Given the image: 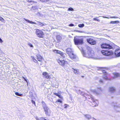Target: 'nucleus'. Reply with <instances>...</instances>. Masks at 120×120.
Instances as JSON below:
<instances>
[{
  "mask_svg": "<svg viewBox=\"0 0 120 120\" xmlns=\"http://www.w3.org/2000/svg\"><path fill=\"white\" fill-rule=\"evenodd\" d=\"M80 50L81 51L82 54L84 56L87 58H93L94 56V52L92 50H90L87 51V53H86L84 51L82 48L81 47L80 48L78 47Z\"/></svg>",
  "mask_w": 120,
  "mask_h": 120,
  "instance_id": "nucleus-1",
  "label": "nucleus"
},
{
  "mask_svg": "<svg viewBox=\"0 0 120 120\" xmlns=\"http://www.w3.org/2000/svg\"><path fill=\"white\" fill-rule=\"evenodd\" d=\"M85 95L86 96L85 98H87V100L88 101L93 104L92 105H91L92 106L94 107L98 106V101L97 100H94L92 95H89L87 94Z\"/></svg>",
  "mask_w": 120,
  "mask_h": 120,
  "instance_id": "nucleus-2",
  "label": "nucleus"
},
{
  "mask_svg": "<svg viewBox=\"0 0 120 120\" xmlns=\"http://www.w3.org/2000/svg\"><path fill=\"white\" fill-rule=\"evenodd\" d=\"M24 19L25 21L27 22H28L29 23H31V24H37L38 25L40 26H45V25L46 24L44 23H43L37 21V22L36 23L30 21L29 20L26 19L25 18H24Z\"/></svg>",
  "mask_w": 120,
  "mask_h": 120,
  "instance_id": "nucleus-3",
  "label": "nucleus"
},
{
  "mask_svg": "<svg viewBox=\"0 0 120 120\" xmlns=\"http://www.w3.org/2000/svg\"><path fill=\"white\" fill-rule=\"evenodd\" d=\"M74 41L75 45H82L83 43V40L82 38H77L75 37Z\"/></svg>",
  "mask_w": 120,
  "mask_h": 120,
  "instance_id": "nucleus-4",
  "label": "nucleus"
},
{
  "mask_svg": "<svg viewBox=\"0 0 120 120\" xmlns=\"http://www.w3.org/2000/svg\"><path fill=\"white\" fill-rule=\"evenodd\" d=\"M42 106L44 109L45 113L46 115L49 116L50 110L49 108L44 103H42Z\"/></svg>",
  "mask_w": 120,
  "mask_h": 120,
  "instance_id": "nucleus-5",
  "label": "nucleus"
},
{
  "mask_svg": "<svg viewBox=\"0 0 120 120\" xmlns=\"http://www.w3.org/2000/svg\"><path fill=\"white\" fill-rule=\"evenodd\" d=\"M101 52L103 55L107 56L112 55L113 54V52L110 50H103L101 51Z\"/></svg>",
  "mask_w": 120,
  "mask_h": 120,
  "instance_id": "nucleus-6",
  "label": "nucleus"
},
{
  "mask_svg": "<svg viewBox=\"0 0 120 120\" xmlns=\"http://www.w3.org/2000/svg\"><path fill=\"white\" fill-rule=\"evenodd\" d=\"M102 48L108 49H112V46L109 44L104 43H103L101 45Z\"/></svg>",
  "mask_w": 120,
  "mask_h": 120,
  "instance_id": "nucleus-7",
  "label": "nucleus"
},
{
  "mask_svg": "<svg viewBox=\"0 0 120 120\" xmlns=\"http://www.w3.org/2000/svg\"><path fill=\"white\" fill-rule=\"evenodd\" d=\"M36 33L38 37L40 38L43 37L44 35L43 32L39 29L36 30Z\"/></svg>",
  "mask_w": 120,
  "mask_h": 120,
  "instance_id": "nucleus-8",
  "label": "nucleus"
},
{
  "mask_svg": "<svg viewBox=\"0 0 120 120\" xmlns=\"http://www.w3.org/2000/svg\"><path fill=\"white\" fill-rule=\"evenodd\" d=\"M102 73L104 74L102 76V77L103 79L106 80H111V79H109L108 77V75L107 74V72L105 71L102 70Z\"/></svg>",
  "mask_w": 120,
  "mask_h": 120,
  "instance_id": "nucleus-9",
  "label": "nucleus"
},
{
  "mask_svg": "<svg viewBox=\"0 0 120 120\" xmlns=\"http://www.w3.org/2000/svg\"><path fill=\"white\" fill-rule=\"evenodd\" d=\"M102 90L101 87H100L98 88H97V91L95 90H92V91L93 92L96 94L99 95V94L102 91Z\"/></svg>",
  "mask_w": 120,
  "mask_h": 120,
  "instance_id": "nucleus-10",
  "label": "nucleus"
},
{
  "mask_svg": "<svg viewBox=\"0 0 120 120\" xmlns=\"http://www.w3.org/2000/svg\"><path fill=\"white\" fill-rule=\"evenodd\" d=\"M87 42L91 45H94L96 43V41L90 38L87 40Z\"/></svg>",
  "mask_w": 120,
  "mask_h": 120,
  "instance_id": "nucleus-11",
  "label": "nucleus"
},
{
  "mask_svg": "<svg viewBox=\"0 0 120 120\" xmlns=\"http://www.w3.org/2000/svg\"><path fill=\"white\" fill-rule=\"evenodd\" d=\"M109 92L111 93H113L115 92L116 91V89L114 87L110 86L109 88Z\"/></svg>",
  "mask_w": 120,
  "mask_h": 120,
  "instance_id": "nucleus-12",
  "label": "nucleus"
},
{
  "mask_svg": "<svg viewBox=\"0 0 120 120\" xmlns=\"http://www.w3.org/2000/svg\"><path fill=\"white\" fill-rule=\"evenodd\" d=\"M58 62L60 65L63 66H64V65L68 64L67 62L64 60L61 61L59 60L58 61Z\"/></svg>",
  "mask_w": 120,
  "mask_h": 120,
  "instance_id": "nucleus-13",
  "label": "nucleus"
},
{
  "mask_svg": "<svg viewBox=\"0 0 120 120\" xmlns=\"http://www.w3.org/2000/svg\"><path fill=\"white\" fill-rule=\"evenodd\" d=\"M114 54L117 56H120V50L119 49H116L115 51Z\"/></svg>",
  "mask_w": 120,
  "mask_h": 120,
  "instance_id": "nucleus-14",
  "label": "nucleus"
},
{
  "mask_svg": "<svg viewBox=\"0 0 120 120\" xmlns=\"http://www.w3.org/2000/svg\"><path fill=\"white\" fill-rule=\"evenodd\" d=\"M73 70L72 71H74L75 74L76 75H79L81 74V72L78 69H75L73 68H72Z\"/></svg>",
  "mask_w": 120,
  "mask_h": 120,
  "instance_id": "nucleus-15",
  "label": "nucleus"
},
{
  "mask_svg": "<svg viewBox=\"0 0 120 120\" xmlns=\"http://www.w3.org/2000/svg\"><path fill=\"white\" fill-rule=\"evenodd\" d=\"M66 52L67 54L70 55V54H71L73 53V50L70 48H68L66 50Z\"/></svg>",
  "mask_w": 120,
  "mask_h": 120,
  "instance_id": "nucleus-16",
  "label": "nucleus"
},
{
  "mask_svg": "<svg viewBox=\"0 0 120 120\" xmlns=\"http://www.w3.org/2000/svg\"><path fill=\"white\" fill-rule=\"evenodd\" d=\"M114 108L117 112H120V104L114 105Z\"/></svg>",
  "mask_w": 120,
  "mask_h": 120,
  "instance_id": "nucleus-17",
  "label": "nucleus"
},
{
  "mask_svg": "<svg viewBox=\"0 0 120 120\" xmlns=\"http://www.w3.org/2000/svg\"><path fill=\"white\" fill-rule=\"evenodd\" d=\"M56 38L57 41L59 42L62 39V36L61 35H57L56 36Z\"/></svg>",
  "mask_w": 120,
  "mask_h": 120,
  "instance_id": "nucleus-18",
  "label": "nucleus"
},
{
  "mask_svg": "<svg viewBox=\"0 0 120 120\" xmlns=\"http://www.w3.org/2000/svg\"><path fill=\"white\" fill-rule=\"evenodd\" d=\"M77 93L79 94H80L81 95L85 97L86 96L85 94H87L86 93H85L84 92H82L81 91L79 90L78 91Z\"/></svg>",
  "mask_w": 120,
  "mask_h": 120,
  "instance_id": "nucleus-19",
  "label": "nucleus"
},
{
  "mask_svg": "<svg viewBox=\"0 0 120 120\" xmlns=\"http://www.w3.org/2000/svg\"><path fill=\"white\" fill-rule=\"evenodd\" d=\"M70 57L72 59H75L76 57V55H75L73 53L69 55Z\"/></svg>",
  "mask_w": 120,
  "mask_h": 120,
  "instance_id": "nucleus-20",
  "label": "nucleus"
},
{
  "mask_svg": "<svg viewBox=\"0 0 120 120\" xmlns=\"http://www.w3.org/2000/svg\"><path fill=\"white\" fill-rule=\"evenodd\" d=\"M43 75L47 79H49L50 77L48 75V74L46 72H44L43 73Z\"/></svg>",
  "mask_w": 120,
  "mask_h": 120,
  "instance_id": "nucleus-21",
  "label": "nucleus"
},
{
  "mask_svg": "<svg viewBox=\"0 0 120 120\" xmlns=\"http://www.w3.org/2000/svg\"><path fill=\"white\" fill-rule=\"evenodd\" d=\"M84 116H85V117L86 118L88 119H91V116L89 114H85L84 115Z\"/></svg>",
  "mask_w": 120,
  "mask_h": 120,
  "instance_id": "nucleus-22",
  "label": "nucleus"
},
{
  "mask_svg": "<svg viewBox=\"0 0 120 120\" xmlns=\"http://www.w3.org/2000/svg\"><path fill=\"white\" fill-rule=\"evenodd\" d=\"M119 22L118 21H111L110 23L111 24H114L118 23Z\"/></svg>",
  "mask_w": 120,
  "mask_h": 120,
  "instance_id": "nucleus-23",
  "label": "nucleus"
},
{
  "mask_svg": "<svg viewBox=\"0 0 120 120\" xmlns=\"http://www.w3.org/2000/svg\"><path fill=\"white\" fill-rule=\"evenodd\" d=\"M113 74L115 77H117L120 75V74L117 73H114Z\"/></svg>",
  "mask_w": 120,
  "mask_h": 120,
  "instance_id": "nucleus-24",
  "label": "nucleus"
},
{
  "mask_svg": "<svg viewBox=\"0 0 120 120\" xmlns=\"http://www.w3.org/2000/svg\"><path fill=\"white\" fill-rule=\"evenodd\" d=\"M60 55L61 56L64 58H65V56L66 55V54L65 53H63L62 52L61 53Z\"/></svg>",
  "mask_w": 120,
  "mask_h": 120,
  "instance_id": "nucleus-25",
  "label": "nucleus"
},
{
  "mask_svg": "<svg viewBox=\"0 0 120 120\" xmlns=\"http://www.w3.org/2000/svg\"><path fill=\"white\" fill-rule=\"evenodd\" d=\"M15 94L17 95L20 96L22 97L23 96V95L22 94H20L18 92H15Z\"/></svg>",
  "mask_w": 120,
  "mask_h": 120,
  "instance_id": "nucleus-26",
  "label": "nucleus"
},
{
  "mask_svg": "<svg viewBox=\"0 0 120 120\" xmlns=\"http://www.w3.org/2000/svg\"><path fill=\"white\" fill-rule=\"evenodd\" d=\"M84 26V24H80L78 25V26L80 28H82Z\"/></svg>",
  "mask_w": 120,
  "mask_h": 120,
  "instance_id": "nucleus-27",
  "label": "nucleus"
},
{
  "mask_svg": "<svg viewBox=\"0 0 120 120\" xmlns=\"http://www.w3.org/2000/svg\"><path fill=\"white\" fill-rule=\"evenodd\" d=\"M0 21L2 22H4L5 21L4 20V19L2 17L0 16Z\"/></svg>",
  "mask_w": 120,
  "mask_h": 120,
  "instance_id": "nucleus-28",
  "label": "nucleus"
},
{
  "mask_svg": "<svg viewBox=\"0 0 120 120\" xmlns=\"http://www.w3.org/2000/svg\"><path fill=\"white\" fill-rule=\"evenodd\" d=\"M29 96L30 97H32L33 96V94L32 92H30L29 93Z\"/></svg>",
  "mask_w": 120,
  "mask_h": 120,
  "instance_id": "nucleus-29",
  "label": "nucleus"
},
{
  "mask_svg": "<svg viewBox=\"0 0 120 120\" xmlns=\"http://www.w3.org/2000/svg\"><path fill=\"white\" fill-rule=\"evenodd\" d=\"M58 102H60V103H62V101L61 100L59 99L57 101H56L55 103H57Z\"/></svg>",
  "mask_w": 120,
  "mask_h": 120,
  "instance_id": "nucleus-30",
  "label": "nucleus"
},
{
  "mask_svg": "<svg viewBox=\"0 0 120 120\" xmlns=\"http://www.w3.org/2000/svg\"><path fill=\"white\" fill-rule=\"evenodd\" d=\"M32 8L33 9L35 10L37 9V6H33Z\"/></svg>",
  "mask_w": 120,
  "mask_h": 120,
  "instance_id": "nucleus-31",
  "label": "nucleus"
},
{
  "mask_svg": "<svg viewBox=\"0 0 120 120\" xmlns=\"http://www.w3.org/2000/svg\"><path fill=\"white\" fill-rule=\"evenodd\" d=\"M28 45L29 46H30L31 47H33V45L31 44L30 42H28Z\"/></svg>",
  "mask_w": 120,
  "mask_h": 120,
  "instance_id": "nucleus-32",
  "label": "nucleus"
},
{
  "mask_svg": "<svg viewBox=\"0 0 120 120\" xmlns=\"http://www.w3.org/2000/svg\"><path fill=\"white\" fill-rule=\"evenodd\" d=\"M32 59L33 61L35 63H37L38 62L37 60L35 59L34 57H33L32 58Z\"/></svg>",
  "mask_w": 120,
  "mask_h": 120,
  "instance_id": "nucleus-33",
  "label": "nucleus"
},
{
  "mask_svg": "<svg viewBox=\"0 0 120 120\" xmlns=\"http://www.w3.org/2000/svg\"><path fill=\"white\" fill-rule=\"evenodd\" d=\"M99 82L100 83L103 84L104 83V81L103 80L100 79L99 80Z\"/></svg>",
  "mask_w": 120,
  "mask_h": 120,
  "instance_id": "nucleus-34",
  "label": "nucleus"
},
{
  "mask_svg": "<svg viewBox=\"0 0 120 120\" xmlns=\"http://www.w3.org/2000/svg\"><path fill=\"white\" fill-rule=\"evenodd\" d=\"M68 11H74V9L72 8H69L68 9Z\"/></svg>",
  "mask_w": 120,
  "mask_h": 120,
  "instance_id": "nucleus-35",
  "label": "nucleus"
},
{
  "mask_svg": "<svg viewBox=\"0 0 120 120\" xmlns=\"http://www.w3.org/2000/svg\"><path fill=\"white\" fill-rule=\"evenodd\" d=\"M27 2H28L29 3H30L31 2H32L34 3H36V2L34 1H32V0H27Z\"/></svg>",
  "mask_w": 120,
  "mask_h": 120,
  "instance_id": "nucleus-36",
  "label": "nucleus"
},
{
  "mask_svg": "<svg viewBox=\"0 0 120 120\" xmlns=\"http://www.w3.org/2000/svg\"><path fill=\"white\" fill-rule=\"evenodd\" d=\"M37 58H42V57L41 56L39 55H37Z\"/></svg>",
  "mask_w": 120,
  "mask_h": 120,
  "instance_id": "nucleus-37",
  "label": "nucleus"
},
{
  "mask_svg": "<svg viewBox=\"0 0 120 120\" xmlns=\"http://www.w3.org/2000/svg\"><path fill=\"white\" fill-rule=\"evenodd\" d=\"M62 52H61L60 51H59V50H57V53H59L60 54Z\"/></svg>",
  "mask_w": 120,
  "mask_h": 120,
  "instance_id": "nucleus-38",
  "label": "nucleus"
},
{
  "mask_svg": "<svg viewBox=\"0 0 120 120\" xmlns=\"http://www.w3.org/2000/svg\"><path fill=\"white\" fill-rule=\"evenodd\" d=\"M42 117L40 118H36L37 120H42Z\"/></svg>",
  "mask_w": 120,
  "mask_h": 120,
  "instance_id": "nucleus-39",
  "label": "nucleus"
},
{
  "mask_svg": "<svg viewBox=\"0 0 120 120\" xmlns=\"http://www.w3.org/2000/svg\"><path fill=\"white\" fill-rule=\"evenodd\" d=\"M69 26H74V25L72 23H71L69 25Z\"/></svg>",
  "mask_w": 120,
  "mask_h": 120,
  "instance_id": "nucleus-40",
  "label": "nucleus"
},
{
  "mask_svg": "<svg viewBox=\"0 0 120 120\" xmlns=\"http://www.w3.org/2000/svg\"><path fill=\"white\" fill-rule=\"evenodd\" d=\"M42 2H47L48 0H40Z\"/></svg>",
  "mask_w": 120,
  "mask_h": 120,
  "instance_id": "nucleus-41",
  "label": "nucleus"
},
{
  "mask_svg": "<svg viewBox=\"0 0 120 120\" xmlns=\"http://www.w3.org/2000/svg\"><path fill=\"white\" fill-rule=\"evenodd\" d=\"M42 58H37L38 60L40 61H41Z\"/></svg>",
  "mask_w": 120,
  "mask_h": 120,
  "instance_id": "nucleus-42",
  "label": "nucleus"
},
{
  "mask_svg": "<svg viewBox=\"0 0 120 120\" xmlns=\"http://www.w3.org/2000/svg\"><path fill=\"white\" fill-rule=\"evenodd\" d=\"M31 101L32 103L33 104H34L35 105V102L33 100H32Z\"/></svg>",
  "mask_w": 120,
  "mask_h": 120,
  "instance_id": "nucleus-43",
  "label": "nucleus"
},
{
  "mask_svg": "<svg viewBox=\"0 0 120 120\" xmlns=\"http://www.w3.org/2000/svg\"><path fill=\"white\" fill-rule=\"evenodd\" d=\"M54 94L57 96H58L59 94H58L57 93H53Z\"/></svg>",
  "mask_w": 120,
  "mask_h": 120,
  "instance_id": "nucleus-44",
  "label": "nucleus"
},
{
  "mask_svg": "<svg viewBox=\"0 0 120 120\" xmlns=\"http://www.w3.org/2000/svg\"><path fill=\"white\" fill-rule=\"evenodd\" d=\"M68 105H67V104H65L64 105V108H66L67 107Z\"/></svg>",
  "mask_w": 120,
  "mask_h": 120,
  "instance_id": "nucleus-45",
  "label": "nucleus"
},
{
  "mask_svg": "<svg viewBox=\"0 0 120 120\" xmlns=\"http://www.w3.org/2000/svg\"><path fill=\"white\" fill-rule=\"evenodd\" d=\"M76 32H80V33H83V32L82 31H80V30H76Z\"/></svg>",
  "mask_w": 120,
  "mask_h": 120,
  "instance_id": "nucleus-46",
  "label": "nucleus"
},
{
  "mask_svg": "<svg viewBox=\"0 0 120 120\" xmlns=\"http://www.w3.org/2000/svg\"><path fill=\"white\" fill-rule=\"evenodd\" d=\"M24 80L25 81H26L27 82V85L28 86V81H27L28 79H24Z\"/></svg>",
  "mask_w": 120,
  "mask_h": 120,
  "instance_id": "nucleus-47",
  "label": "nucleus"
},
{
  "mask_svg": "<svg viewBox=\"0 0 120 120\" xmlns=\"http://www.w3.org/2000/svg\"><path fill=\"white\" fill-rule=\"evenodd\" d=\"M90 120H96V119L94 117H91Z\"/></svg>",
  "mask_w": 120,
  "mask_h": 120,
  "instance_id": "nucleus-48",
  "label": "nucleus"
},
{
  "mask_svg": "<svg viewBox=\"0 0 120 120\" xmlns=\"http://www.w3.org/2000/svg\"><path fill=\"white\" fill-rule=\"evenodd\" d=\"M57 50H53V51L55 53H57Z\"/></svg>",
  "mask_w": 120,
  "mask_h": 120,
  "instance_id": "nucleus-49",
  "label": "nucleus"
},
{
  "mask_svg": "<svg viewBox=\"0 0 120 120\" xmlns=\"http://www.w3.org/2000/svg\"><path fill=\"white\" fill-rule=\"evenodd\" d=\"M118 18L117 17H115V16H114V17H110V18Z\"/></svg>",
  "mask_w": 120,
  "mask_h": 120,
  "instance_id": "nucleus-50",
  "label": "nucleus"
},
{
  "mask_svg": "<svg viewBox=\"0 0 120 120\" xmlns=\"http://www.w3.org/2000/svg\"><path fill=\"white\" fill-rule=\"evenodd\" d=\"M58 97L60 98H61V95H59Z\"/></svg>",
  "mask_w": 120,
  "mask_h": 120,
  "instance_id": "nucleus-51",
  "label": "nucleus"
},
{
  "mask_svg": "<svg viewBox=\"0 0 120 120\" xmlns=\"http://www.w3.org/2000/svg\"><path fill=\"white\" fill-rule=\"evenodd\" d=\"M42 120H46V119H45V118L42 117Z\"/></svg>",
  "mask_w": 120,
  "mask_h": 120,
  "instance_id": "nucleus-52",
  "label": "nucleus"
},
{
  "mask_svg": "<svg viewBox=\"0 0 120 120\" xmlns=\"http://www.w3.org/2000/svg\"><path fill=\"white\" fill-rule=\"evenodd\" d=\"M94 20H97V19L96 18H94Z\"/></svg>",
  "mask_w": 120,
  "mask_h": 120,
  "instance_id": "nucleus-53",
  "label": "nucleus"
},
{
  "mask_svg": "<svg viewBox=\"0 0 120 120\" xmlns=\"http://www.w3.org/2000/svg\"><path fill=\"white\" fill-rule=\"evenodd\" d=\"M103 17L104 18H108V19H109V17H104V16Z\"/></svg>",
  "mask_w": 120,
  "mask_h": 120,
  "instance_id": "nucleus-54",
  "label": "nucleus"
},
{
  "mask_svg": "<svg viewBox=\"0 0 120 120\" xmlns=\"http://www.w3.org/2000/svg\"><path fill=\"white\" fill-rule=\"evenodd\" d=\"M102 69V68H99V70H101V69Z\"/></svg>",
  "mask_w": 120,
  "mask_h": 120,
  "instance_id": "nucleus-55",
  "label": "nucleus"
},
{
  "mask_svg": "<svg viewBox=\"0 0 120 120\" xmlns=\"http://www.w3.org/2000/svg\"><path fill=\"white\" fill-rule=\"evenodd\" d=\"M97 21H98V22H99V21H100V20H99V19H97Z\"/></svg>",
  "mask_w": 120,
  "mask_h": 120,
  "instance_id": "nucleus-56",
  "label": "nucleus"
},
{
  "mask_svg": "<svg viewBox=\"0 0 120 120\" xmlns=\"http://www.w3.org/2000/svg\"><path fill=\"white\" fill-rule=\"evenodd\" d=\"M23 79H24H24H25V78L24 77H23Z\"/></svg>",
  "mask_w": 120,
  "mask_h": 120,
  "instance_id": "nucleus-57",
  "label": "nucleus"
}]
</instances>
